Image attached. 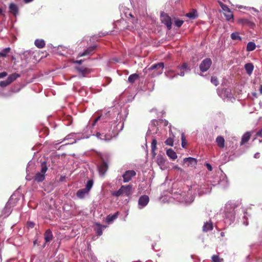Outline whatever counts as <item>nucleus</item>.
Instances as JSON below:
<instances>
[{
	"label": "nucleus",
	"mask_w": 262,
	"mask_h": 262,
	"mask_svg": "<svg viewBox=\"0 0 262 262\" xmlns=\"http://www.w3.org/2000/svg\"><path fill=\"white\" fill-rule=\"evenodd\" d=\"M260 157V154L259 152H256L254 155V158L256 159L259 158Z\"/></svg>",
	"instance_id": "nucleus-63"
},
{
	"label": "nucleus",
	"mask_w": 262,
	"mask_h": 262,
	"mask_svg": "<svg viewBox=\"0 0 262 262\" xmlns=\"http://www.w3.org/2000/svg\"><path fill=\"white\" fill-rule=\"evenodd\" d=\"M181 140H182V146L183 147H185L186 142H185V138L184 134L183 133L182 134Z\"/></svg>",
	"instance_id": "nucleus-55"
},
{
	"label": "nucleus",
	"mask_w": 262,
	"mask_h": 262,
	"mask_svg": "<svg viewBox=\"0 0 262 262\" xmlns=\"http://www.w3.org/2000/svg\"><path fill=\"white\" fill-rule=\"evenodd\" d=\"M108 169V165L107 163L103 161L98 166V169L100 176H103Z\"/></svg>",
	"instance_id": "nucleus-17"
},
{
	"label": "nucleus",
	"mask_w": 262,
	"mask_h": 262,
	"mask_svg": "<svg viewBox=\"0 0 262 262\" xmlns=\"http://www.w3.org/2000/svg\"><path fill=\"white\" fill-rule=\"evenodd\" d=\"M250 137L251 134L250 132H247L245 133L242 137L241 144L242 145L247 142L250 139Z\"/></svg>",
	"instance_id": "nucleus-31"
},
{
	"label": "nucleus",
	"mask_w": 262,
	"mask_h": 262,
	"mask_svg": "<svg viewBox=\"0 0 262 262\" xmlns=\"http://www.w3.org/2000/svg\"><path fill=\"white\" fill-rule=\"evenodd\" d=\"M217 91L218 92L219 95L223 99H229L232 98L231 91L229 89H223L221 90L217 89Z\"/></svg>",
	"instance_id": "nucleus-13"
},
{
	"label": "nucleus",
	"mask_w": 262,
	"mask_h": 262,
	"mask_svg": "<svg viewBox=\"0 0 262 262\" xmlns=\"http://www.w3.org/2000/svg\"><path fill=\"white\" fill-rule=\"evenodd\" d=\"M256 48V45L254 42L250 41L247 43L246 50L248 52L254 50Z\"/></svg>",
	"instance_id": "nucleus-38"
},
{
	"label": "nucleus",
	"mask_w": 262,
	"mask_h": 262,
	"mask_svg": "<svg viewBox=\"0 0 262 262\" xmlns=\"http://www.w3.org/2000/svg\"><path fill=\"white\" fill-rule=\"evenodd\" d=\"M235 204L231 202H228L225 207L224 222L225 224L230 225L235 220Z\"/></svg>",
	"instance_id": "nucleus-2"
},
{
	"label": "nucleus",
	"mask_w": 262,
	"mask_h": 262,
	"mask_svg": "<svg viewBox=\"0 0 262 262\" xmlns=\"http://www.w3.org/2000/svg\"><path fill=\"white\" fill-rule=\"evenodd\" d=\"M149 202V198L147 195H141L138 200V208L140 209L144 208Z\"/></svg>",
	"instance_id": "nucleus-10"
},
{
	"label": "nucleus",
	"mask_w": 262,
	"mask_h": 262,
	"mask_svg": "<svg viewBox=\"0 0 262 262\" xmlns=\"http://www.w3.org/2000/svg\"><path fill=\"white\" fill-rule=\"evenodd\" d=\"M89 194V192L85 189H80L76 192V196L80 199H84L86 195Z\"/></svg>",
	"instance_id": "nucleus-24"
},
{
	"label": "nucleus",
	"mask_w": 262,
	"mask_h": 262,
	"mask_svg": "<svg viewBox=\"0 0 262 262\" xmlns=\"http://www.w3.org/2000/svg\"><path fill=\"white\" fill-rule=\"evenodd\" d=\"M136 172L133 170L126 171L125 173L122 175L123 182L126 183L129 182L132 179V178L136 175Z\"/></svg>",
	"instance_id": "nucleus-15"
},
{
	"label": "nucleus",
	"mask_w": 262,
	"mask_h": 262,
	"mask_svg": "<svg viewBox=\"0 0 262 262\" xmlns=\"http://www.w3.org/2000/svg\"><path fill=\"white\" fill-rule=\"evenodd\" d=\"M133 187L132 185H122L117 191H113L112 195L116 197L125 195L129 196L133 193Z\"/></svg>",
	"instance_id": "nucleus-5"
},
{
	"label": "nucleus",
	"mask_w": 262,
	"mask_h": 262,
	"mask_svg": "<svg viewBox=\"0 0 262 262\" xmlns=\"http://www.w3.org/2000/svg\"><path fill=\"white\" fill-rule=\"evenodd\" d=\"M118 215V212H116L113 215L109 214L106 217V222L108 224H110L112 222H113L115 220H116Z\"/></svg>",
	"instance_id": "nucleus-34"
},
{
	"label": "nucleus",
	"mask_w": 262,
	"mask_h": 262,
	"mask_svg": "<svg viewBox=\"0 0 262 262\" xmlns=\"http://www.w3.org/2000/svg\"><path fill=\"white\" fill-rule=\"evenodd\" d=\"M212 187L209 184H205L203 185H193L191 186V190L196 191L199 195L207 194L211 192Z\"/></svg>",
	"instance_id": "nucleus-6"
},
{
	"label": "nucleus",
	"mask_w": 262,
	"mask_h": 262,
	"mask_svg": "<svg viewBox=\"0 0 262 262\" xmlns=\"http://www.w3.org/2000/svg\"><path fill=\"white\" fill-rule=\"evenodd\" d=\"M239 8H244L245 9H247V10H252L253 11L256 12V13H258L259 12V11L258 10H257L256 9L253 8V7H243L242 6H240L238 7Z\"/></svg>",
	"instance_id": "nucleus-54"
},
{
	"label": "nucleus",
	"mask_w": 262,
	"mask_h": 262,
	"mask_svg": "<svg viewBox=\"0 0 262 262\" xmlns=\"http://www.w3.org/2000/svg\"><path fill=\"white\" fill-rule=\"evenodd\" d=\"M94 182L92 180H89L87 181L85 185V187L84 188L87 190L89 192L93 187Z\"/></svg>",
	"instance_id": "nucleus-44"
},
{
	"label": "nucleus",
	"mask_w": 262,
	"mask_h": 262,
	"mask_svg": "<svg viewBox=\"0 0 262 262\" xmlns=\"http://www.w3.org/2000/svg\"><path fill=\"white\" fill-rule=\"evenodd\" d=\"M96 47H97L96 46H93L88 48L84 52H83L82 53H80L79 54L78 56L82 57L92 54L93 52V51L96 49Z\"/></svg>",
	"instance_id": "nucleus-21"
},
{
	"label": "nucleus",
	"mask_w": 262,
	"mask_h": 262,
	"mask_svg": "<svg viewBox=\"0 0 262 262\" xmlns=\"http://www.w3.org/2000/svg\"><path fill=\"white\" fill-rule=\"evenodd\" d=\"M224 14L226 19L228 21L233 18V15L231 11H230L228 13H224Z\"/></svg>",
	"instance_id": "nucleus-48"
},
{
	"label": "nucleus",
	"mask_w": 262,
	"mask_h": 262,
	"mask_svg": "<svg viewBox=\"0 0 262 262\" xmlns=\"http://www.w3.org/2000/svg\"><path fill=\"white\" fill-rule=\"evenodd\" d=\"M121 24H126V22L124 20H120L119 21H118L116 24V28L120 31L124 29V28H122L121 27H118V25H120Z\"/></svg>",
	"instance_id": "nucleus-50"
},
{
	"label": "nucleus",
	"mask_w": 262,
	"mask_h": 262,
	"mask_svg": "<svg viewBox=\"0 0 262 262\" xmlns=\"http://www.w3.org/2000/svg\"><path fill=\"white\" fill-rule=\"evenodd\" d=\"M35 226V224L33 222L29 221L27 223V227L29 228H33Z\"/></svg>",
	"instance_id": "nucleus-56"
},
{
	"label": "nucleus",
	"mask_w": 262,
	"mask_h": 262,
	"mask_svg": "<svg viewBox=\"0 0 262 262\" xmlns=\"http://www.w3.org/2000/svg\"><path fill=\"white\" fill-rule=\"evenodd\" d=\"M7 75V73L6 72H3L2 73H0V78H4L6 77Z\"/></svg>",
	"instance_id": "nucleus-59"
},
{
	"label": "nucleus",
	"mask_w": 262,
	"mask_h": 262,
	"mask_svg": "<svg viewBox=\"0 0 262 262\" xmlns=\"http://www.w3.org/2000/svg\"><path fill=\"white\" fill-rule=\"evenodd\" d=\"M211 82L214 85L217 86L219 84V81L217 77L215 76H212L211 78Z\"/></svg>",
	"instance_id": "nucleus-53"
},
{
	"label": "nucleus",
	"mask_w": 262,
	"mask_h": 262,
	"mask_svg": "<svg viewBox=\"0 0 262 262\" xmlns=\"http://www.w3.org/2000/svg\"><path fill=\"white\" fill-rule=\"evenodd\" d=\"M197 162V160L192 157L185 158L183 159L184 164H186L187 167H195Z\"/></svg>",
	"instance_id": "nucleus-14"
},
{
	"label": "nucleus",
	"mask_w": 262,
	"mask_h": 262,
	"mask_svg": "<svg viewBox=\"0 0 262 262\" xmlns=\"http://www.w3.org/2000/svg\"><path fill=\"white\" fill-rule=\"evenodd\" d=\"M166 162L165 158L161 155H159L157 158V164L160 166L161 168L165 166V163Z\"/></svg>",
	"instance_id": "nucleus-25"
},
{
	"label": "nucleus",
	"mask_w": 262,
	"mask_h": 262,
	"mask_svg": "<svg viewBox=\"0 0 262 262\" xmlns=\"http://www.w3.org/2000/svg\"><path fill=\"white\" fill-rule=\"evenodd\" d=\"M139 78V75L137 74H133L130 75L128 78V81L129 82L133 83H134L138 78Z\"/></svg>",
	"instance_id": "nucleus-42"
},
{
	"label": "nucleus",
	"mask_w": 262,
	"mask_h": 262,
	"mask_svg": "<svg viewBox=\"0 0 262 262\" xmlns=\"http://www.w3.org/2000/svg\"><path fill=\"white\" fill-rule=\"evenodd\" d=\"M166 154L172 160H174L177 158V154L172 149H167Z\"/></svg>",
	"instance_id": "nucleus-33"
},
{
	"label": "nucleus",
	"mask_w": 262,
	"mask_h": 262,
	"mask_svg": "<svg viewBox=\"0 0 262 262\" xmlns=\"http://www.w3.org/2000/svg\"><path fill=\"white\" fill-rule=\"evenodd\" d=\"M80 134H76V133H71L67 135L63 140H62L59 143L63 142L64 141L66 140H72V141L70 142H69L68 143H66L65 145H68V144H72L77 142V140H79L80 139H83L84 138V137H79Z\"/></svg>",
	"instance_id": "nucleus-8"
},
{
	"label": "nucleus",
	"mask_w": 262,
	"mask_h": 262,
	"mask_svg": "<svg viewBox=\"0 0 262 262\" xmlns=\"http://www.w3.org/2000/svg\"><path fill=\"white\" fill-rule=\"evenodd\" d=\"M178 68L180 70V71L184 70L186 72H188L190 71V69L189 68L187 63H184L181 66H178Z\"/></svg>",
	"instance_id": "nucleus-46"
},
{
	"label": "nucleus",
	"mask_w": 262,
	"mask_h": 262,
	"mask_svg": "<svg viewBox=\"0 0 262 262\" xmlns=\"http://www.w3.org/2000/svg\"><path fill=\"white\" fill-rule=\"evenodd\" d=\"M238 22L243 25H247L251 28H253L255 27V24L247 18L240 19Z\"/></svg>",
	"instance_id": "nucleus-22"
},
{
	"label": "nucleus",
	"mask_w": 262,
	"mask_h": 262,
	"mask_svg": "<svg viewBox=\"0 0 262 262\" xmlns=\"http://www.w3.org/2000/svg\"><path fill=\"white\" fill-rule=\"evenodd\" d=\"M151 127L155 128L156 126L155 125H153L152 124H150V127H149V128L147 130V135H150L151 134V130L150 129V128H151Z\"/></svg>",
	"instance_id": "nucleus-57"
},
{
	"label": "nucleus",
	"mask_w": 262,
	"mask_h": 262,
	"mask_svg": "<svg viewBox=\"0 0 262 262\" xmlns=\"http://www.w3.org/2000/svg\"><path fill=\"white\" fill-rule=\"evenodd\" d=\"M212 229L213 225L211 221L205 222L203 226V231L205 232L211 231Z\"/></svg>",
	"instance_id": "nucleus-26"
},
{
	"label": "nucleus",
	"mask_w": 262,
	"mask_h": 262,
	"mask_svg": "<svg viewBox=\"0 0 262 262\" xmlns=\"http://www.w3.org/2000/svg\"><path fill=\"white\" fill-rule=\"evenodd\" d=\"M10 84V82H9L7 79L5 80L0 81V86L2 88L6 87Z\"/></svg>",
	"instance_id": "nucleus-51"
},
{
	"label": "nucleus",
	"mask_w": 262,
	"mask_h": 262,
	"mask_svg": "<svg viewBox=\"0 0 262 262\" xmlns=\"http://www.w3.org/2000/svg\"><path fill=\"white\" fill-rule=\"evenodd\" d=\"M32 1H33V0H24V3L26 4L32 2Z\"/></svg>",
	"instance_id": "nucleus-64"
},
{
	"label": "nucleus",
	"mask_w": 262,
	"mask_h": 262,
	"mask_svg": "<svg viewBox=\"0 0 262 262\" xmlns=\"http://www.w3.org/2000/svg\"><path fill=\"white\" fill-rule=\"evenodd\" d=\"M160 18L162 23L166 26L168 30H170L172 25L171 17L167 13L162 12H161Z\"/></svg>",
	"instance_id": "nucleus-9"
},
{
	"label": "nucleus",
	"mask_w": 262,
	"mask_h": 262,
	"mask_svg": "<svg viewBox=\"0 0 262 262\" xmlns=\"http://www.w3.org/2000/svg\"><path fill=\"white\" fill-rule=\"evenodd\" d=\"M217 184L220 185L222 188H226L228 185V182L227 180V178L225 177H224L222 180H220L218 181L217 183L212 184L211 185L215 186Z\"/></svg>",
	"instance_id": "nucleus-23"
},
{
	"label": "nucleus",
	"mask_w": 262,
	"mask_h": 262,
	"mask_svg": "<svg viewBox=\"0 0 262 262\" xmlns=\"http://www.w3.org/2000/svg\"><path fill=\"white\" fill-rule=\"evenodd\" d=\"M212 61L210 58H205L201 63L200 69L202 72L207 71L210 67Z\"/></svg>",
	"instance_id": "nucleus-12"
},
{
	"label": "nucleus",
	"mask_w": 262,
	"mask_h": 262,
	"mask_svg": "<svg viewBox=\"0 0 262 262\" xmlns=\"http://www.w3.org/2000/svg\"><path fill=\"white\" fill-rule=\"evenodd\" d=\"M118 61H119L118 59H117L116 58H112V59H110V60H109L110 63H112L113 62H117Z\"/></svg>",
	"instance_id": "nucleus-60"
},
{
	"label": "nucleus",
	"mask_w": 262,
	"mask_h": 262,
	"mask_svg": "<svg viewBox=\"0 0 262 262\" xmlns=\"http://www.w3.org/2000/svg\"><path fill=\"white\" fill-rule=\"evenodd\" d=\"M174 72L172 70H167L165 72V75L166 77L169 79H173L174 77H177V75L173 74Z\"/></svg>",
	"instance_id": "nucleus-40"
},
{
	"label": "nucleus",
	"mask_w": 262,
	"mask_h": 262,
	"mask_svg": "<svg viewBox=\"0 0 262 262\" xmlns=\"http://www.w3.org/2000/svg\"><path fill=\"white\" fill-rule=\"evenodd\" d=\"M212 262H224V259L219 257L218 255H213L211 257Z\"/></svg>",
	"instance_id": "nucleus-47"
},
{
	"label": "nucleus",
	"mask_w": 262,
	"mask_h": 262,
	"mask_svg": "<svg viewBox=\"0 0 262 262\" xmlns=\"http://www.w3.org/2000/svg\"><path fill=\"white\" fill-rule=\"evenodd\" d=\"M256 135L258 137H262V128L257 133Z\"/></svg>",
	"instance_id": "nucleus-62"
},
{
	"label": "nucleus",
	"mask_w": 262,
	"mask_h": 262,
	"mask_svg": "<svg viewBox=\"0 0 262 262\" xmlns=\"http://www.w3.org/2000/svg\"><path fill=\"white\" fill-rule=\"evenodd\" d=\"M186 16L190 19H194L198 16V14L196 11H193L192 12L187 13L186 14Z\"/></svg>",
	"instance_id": "nucleus-45"
},
{
	"label": "nucleus",
	"mask_w": 262,
	"mask_h": 262,
	"mask_svg": "<svg viewBox=\"0 0 262 262\" xmlns=\"http://www.w3.org/2000/svg\"><path fill=\"white\" fill-rule=\"evenodd\" d=\"M183 23H184V21L181 19H176L174 20V25L178 28H180V27H181L182 25L183 24Z\"/></svg>",
	"instance_id": "nucleus-49"
},
{
	"label": "nucleus",
	"mask_w": 262,
	"mask_h": 262,
	"mask_svg": "<svg viewBox=\"0 0 262 262\" xmlns=\"http://www.w3.org/2000/svg\"><path fill=\"white\" fill-rule=\"evenodd\" d=\"M164 64L163 62H159L152 65L148 68H145L144 71L146 73H149L152 77L161 75L163 71Z\"/></svg>",
	"instance_id": "nucleus-4"
},
{
	"label": "nucleus",
	"mask_w": 262,
	"mask_h": 262,
	"mask_svg": "<svg viewBox=\"0 0 262 262\" xmlns=\"http://www.w3.org/2000/svg\"><path fill=\"white\" fill-rule=\"evenodd\" d=\"M231 38L233 40H241L242 37L239 36L237 32H233L231 34Z\"/></svg>",
	"instance_id": "nucleus-43"
},
{
	"label": "nucleus",
	"mask_w": 262,
	"mask_h": 262,
	"mask_svg": "<svg viewBox=\"0 0 262 262\" xmlns=\"http://www.w3.org/2000/svg\"><path fill=\"white\" fill-rule=\"evenodd\" d=\"M9 12L15 16L18 13V6L13 3H11L9 5Z\"/></svg>",
	"instance_id": "nucleus-19"
},
{
	"label": "nucleus",
	"mask_w": 262,
	"mask_h": 262,
	"mask_svg": "<svg viewBox=\"0 0 262 262\" xmlns=\"http://www.w3.org/2000/svg\"><path fill=\"white\" fill-rule=\"evenodd\" d=\"M13 195H12L3 210V213L5 214V216H7L10 214L12 207L15 206V203H13Z\"/></svg>",
	"instance_id": "nucleus-11"
},
{
	"label": "nucleus",
	"mask_w": 262,
	"mask_h": 262,
	"mask_svg": "<svg viewBox=\"0 0 262 262\" xmlns=\"http://www.w3.org/2000/svg\"><path fill=\"white\" fill-rule=\"evenodd\" d=\"M185 72H186L185 71L182 70L181 71L180 73H178L176 75H177V76L179 75L180 76H184L185 75Z\"/></svg>",
	"instance_id": "nucleus-61"
},
{
	"label": "nucleus",
	"mask_w": 262,
	"mask_h": 262,
	"mask_svg": "<svg viewBox=\"0 0 262 262\" xmlns=\"http://www.w3.org/2000/svg\"><path fill=\"white\" fill-rule=\"evenodd\" d=\"M95 227L94 228V230L97 233V235L101 236L103 233V230L105 229L106 226L104 225H102L99 223H96Z\"/></svg>",
	"instance_id": "nucleus-20"
},
{
	"label": "nucleus",
	"mask_w": 262,
	"mask_h": 262,
	"mask_svg": "<svg viewBox=\"0 0 262 262\" xmlns=\"http://www.w3.org/2000/svg\"><path fill=\"white\" fill-rule=\"evenodd\" d=\"M33 52L31 51H25L22 53L21 58L26 61L28 60L31 57Z\"/></svg>",
	"instance_id": "nucleus-28"
},
{
	"label": "nucleus",
	"mask_w": 262,
	"mask_h": 262,
	"mask_svg": "<svg viewBox=\"0 0 262 262\" xmlns=\"http://www.w3.org/2000/svg\"><path fill=\"white\" fill-rule=\"evenodd\" d=\"M217 1L224 13H228L231 11L230 9L226 5H224L221 0H217Z\"/></svg>",
	"instance_id": "nucleus-41"
},
{
	"label": "nucleus",
	"mask_w": 262,
	"mask_h": 262,
	"mask_svg": "<svg viewBox=\"0 0 262 262\" xmlns=\"http://www.w3.org/2000/svg\"><path fill=\"white\" fill-rule=\"evenodd\" d=\"M205 165L207 167V168L208 169V170L210 171H212V166L211 165V164H210L209 163H206L205 164Z\"/></svg>",
	"instance_id": "nucleus-58"
},
{
	"label": "nucleus",
	"mask_w": 262,
	"mask_h": 262,
	"mask_svg": "<svg viewBox=\"0 0 262 262\" xmlns=\"http://www.w3.org/2000/svg\"><path fill=\"white\" fill-rule=\"evenodd\" d=\"M34 44L38 48H42L45 46V42L43 39H37L35 40Z\"/></svg>",
	"instance_id": "nucleus-35"
},
{
	"label": "nucleus",
	"mask_w": 262,
	"mask_h": 262,
	"mask_svg": "<svg viewBox=\"0 0 262 262\" xmlns=\"http://www.w3.org/2000/svg\"><path fill=\"white\" fill-rule=\"evenodd\" d=\"M44 235L46 243H48V242H50L53 237L52 232L50 229L46 230Z\"/></svg>",
	"instance_id": "nucleus-27"
},
{
	"label": "nucleus",
	"mask_w": 262,
	"mask_h": 262,
	"mask_svg": "<svg viewBox=\"0 0 262 262\" xmlns=\"http://www.w3.org/2000/svg\"><path fill=\"white\" fill-rule=\"evenodd\" d=\"M127 115V109L120 105L108 108L97 117L91 124V127H94L99 120L103 122L93 135L100 140H111L123 130Z\"/></svg>",
	"instance_id": "nucleus-1"
},
{
	"label": "nucleus",
	"mask_w": 262,
	"mask_h": 262,
	"mask_svg": "<svg viewBox=\"0 0 262 262\" xmlns=\"http://www.w3.org/2000/svg\"><path fill=\"white\" fill-rule=\"evenodd\" d=\"M173 198L177 201L185 204H190L194 201V196L191 195V192H186L180 190L179 191L174 192Z\"/></svg>",
	"instance_id": "nucleus-3"
},
{
	"label": "nucleus",
	"mask_w": 262,
	"mask_h": 262,
	"mask_svg": "<svg viewBox=\"0 0 262 262\" xmlns=\"http://www.w3.org/2000/svg\"><path fill=\"white\" fill-rule=\"evenodd\" d=\"M19 76V74L14 73L9 75L7 79H8L9 82H10V83H11L13 81L16 80L17 78H18Z\"/></svg>",
	"instance_id": "nucleus-39"
},
{
	"label": "nucleus",
	"mask_w": 262,
	"mask_h": 262,
	"mask_svg": "<svg viewBox=\"0 0 262 262\" xmlns=\"http://www.w3.org/2000/svg\"><path fill=\"white\" fill-rule=\"evenodd\" d=\"M245 69L247 73L249 75H250L253 72L254 66L252 63H248L245 64Z\"/></svg>",
	"instance_id": "nucleus-32"
},
{
	"label": "nucleus",
	"mask_w": 262,
	"mask_h": 262,
	"mask_svg": "<svg viewBox=\"0 0 262 262\" xmlns=\"http://www.w3.org/2000/svg\"><path fill=\"white\" fill-rule=\"evenodd\" d=\"M157 145V140L156 139H153L151 142V154L153 157H155L156 155V149Z\"/></svg>",
	"instance_id": "nucleus-37"
},
{
	"label": "nucleus",
	"mask_w": 262,
	"mask_h": 262,
	"mask_svg": "<svg viewBox=\"0 0 262 262\" xmlns=\"http://www.w3.org/2000/svg\"><path fill=\"white\" fill-rule=\"evenodd\" d=\"M165 143L166 145L172 146L173 145V140L171 137L168 138L166 141Z\"/></svg>",
	"instance_id": "nucleus-52"
},
{
	"label": "nucleus",
	"mask_w": 262,
	"mask_h": 262,
	"mask_svg": "<svg viewBox=\"0 0 262 262\" xmlns=\"http://www.w3.org/2000/svg\"><path fill=\"white\" fill-rule=\"evenodd\" d=\"M34 168V163L33 161H30L26 168L27 176L26 179L27 181H30L32 179V177L30 176L31 171Z\"/></svg>",
	"instance_id": "nucleus-18"
},
{
	"label": "nucleus",
	"mask_w": 262,
	"mask_h": 262,
	"mask_svg": "<svg viewBox=\"0 0 262 262\" xmlns=\"http://www.w3.org/2000/svg\"><path fill=\"white\" fill-rule=\"evenodd\" d=\"M215 141L218 146L223 148L225 146V140L222 136H218L216 138Z\"/></svg>",
	"instance_id": "nucleus-30"
},
{
	"label": "nucleus",
	"mask_w": 262,
	"mask_h": 262,
	"mask_svg": "<svg viewBox=\"0 0 262 262\" xmlns=\"http://www.w3.org/2000/svg\"><path fill=\"white\" fill-rule=\"evenodd\" d=\"M47 170L48 167L46 162L45 161L42 162L41 163L40 171L36 173L34 177V181L38 183L42 182L45 179V174Z\"/></svg>",
	"instance_id": "nucleus-7"
},
{
	"label": "nucleus",
	"mask_w": 262,
	"mask_h": 262,
	"mask_svg": "<svg viewBox=\"0 0 262 262\" xmlns=\"http://www.w3.org/2000/svg\"><path fill=\"white\" fill-rule=\"evenodd\" d=\"M76 69L78 72L81 74L82 76V77H84L87 74L89 73L90 70L86 68H84L82 67H76Z\"/></svg>",
	"instance_id": "nucleus-29"
},
{
	"label": "nucleus",
	"mask_w": 262,
	"mask_h": 262,
	"mask_svg": "<svg viewBox=\"0 0 262 262\" xmlns=\"http://www.w3.org/2000/svg\"><path fill=\"white\" fill-rule=\"evenodd\" d=\"M11 51V48L10 47H7L5 49H3L0 52V57H6L8 55V54Z\"/></svg>",
	"instance_id": "nucleus-36"
},
{
	"label": "nucleus",
	"mask_w": 262,
	"mask_h": 262,
	"mask_svg": "<svg viewBox=\"0 0 262 262\" xmlns=\"http://www.w3.org/2000/svg\"><path fill=\"white\" fill-rule=\"evenodd\" d=\"M128 15L130 16L131 20L129 21L132 22L133 25L132 26L128 25L126 27V29L129 30L131 31H134L138 28V21L135 19L132 13H129Z\"/></svg>",
	"instance_id": "nucleus-16"
}]
</instances>
